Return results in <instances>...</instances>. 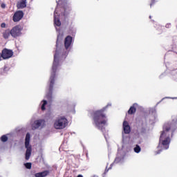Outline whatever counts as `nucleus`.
I'll return each instance as SVG.
<instances>
[{"mask_svg": "<svg viewBox=\"0 0 177 177\" xmlns=\"http://www.w3.org/2000/svg\"><path fill=\"white\" fill-rule=\"evenodd\" d=\"M27 6V0H21L17 3V9H24Z\"/></svg>", "mask_w": 177, "mask_h": 177, "instance_id": "13", "label": "nucleus"}, {"mask_svg": "<svg viewBox=\"0 0 177 177\" xmlns=\"http://www.w3.org/2000/svg\"><path fill=\"white\" fill-rule=\"evenodd\" d=\"M25 167H26V168H27L28 169H31V163H30V162L26 163V164H25Z\"/></svg>", "mask_w": 177, "mask_h": 177, "instance_id": "20", "label": "nucleus"}, {"mask_svg": "<svg viewBox=\"0 0 177 177\" xmlns=\"http://www.w3.org/2000/svg\"><path fill=\"white\" fill-rule=\"evenodd\" d=\"M8 140V137L6 136H1V141L6 142Z\"/></svg>", "mask_w": 177, "mask_h": 177, "instance_id": "21", "label": "nucleus"}, {"mask_svg": "<svg viewBox=\"0 0 177 177\" xmlns=\"http://www.w3.org/2000/svg\"><path fill=\"white\" fill-rule=\"evenodd\" d=\"M145 110L144 108H142V106L139 105L138 103H134L130 109L128 110V111H143Z\"/></svg>", "mask_w": 177, "mask_h": 177, "instance_id": "9", "label": "nucleus"}, {"mask_svg": "<svg viewBox=\"0 0 177 177\" xmlns=\"http://www.w3.org/2000/svg\"><path fill=\"white\" fill-rule=\"evenodd\" d=\"M133 111H130V112H129V114H133Z\"/></svg>", "mask_w": 177, "mask_h": 177, "instance_id": "25", "label": "nucleus"}, {"mask_svg": "<svg viewBox=\"0 0 177 177\" xmlns=\"http://www.w3.org/2000/svg\"><path fill=\"white\" fill-rule=\"evenodd\" d=\"M9 35H10V32H6L3 33V38L7 39V38H9Z\"/></svg>", "mask_w": 177, "mask_h": 177, "instance_id": "19", "label": "nucleus"}, {"mask_svg": "<svg viewBox=\"0 0 177 177\" xmlns=\"http://www.w3.org/2000/svg\"><path fill=\"white\" fill-rule=\"evenodd\" d=\"M24 16V12H23V11L21 10L17 11L14 14L13 21H15V23L17 21H20V20L23 19Z\"/></svg>", "mask_w": 177, "mask_h": 177, "instance_id": "8", "label": "nucleus"}, {"mask_svg": "<svg viewBox=\"0 0 177 177\" xmlns=\"http://www.w3.org/2000/svg\"><path fill=\"white\" fill-rule=\"evenodd\" d=\"M45 125V120H39L35 121V122L32 124V129H37V128H42Z\"/></svg>", "mask_w": 177, "mask_h": 177, "instance_id": "10", "label": "nucleus"}, {"mask_svg": "<svg viewBox=\"0 0 177 177\" xmlns=\"http://www.w3.org/2000/svg\"><path fill=\"white\" fill-rule=\"evenodd\" d=\"M109 109H111V104L109 103L105 107L100 110V111H106V110H109Z\"/></svg>", "mask_w": 177, "mask_h": 177, "instance_id": "17", "label": "nucleus"}, {"mask_svg": "<svg viewBox=\"0 0 177 177\" xmlns=\"http://www.w3.org/2000/svg\"><path fill=\"white\" fill-rule=\"evenodd\" d=\"M54 24H55V26L57 27H60V26H62L60 19H59V17H56V14H54Z\"/></svg>", "mask_w": 177, "mask_h": 177, "instance_id": "14", "label": "nucleus"}, {"mask_svg": "<svg viewBox=\"0 0 177 177\" xmlns=\"http://www.w3.org/2000/svg\"><path fill=\"white\" fill-rule=\"evenodd\" d=\"M171 142V138H169V127L165 126L163 127V131L162 132L159 140V145L158 147V150H162L165 149H169V143Z\"/></svg>", "mask_w": 177, "mask_h": 177, "instance_id": "2", "label": "nucleus"}, {"mask_svg": "<svg viewBox=\"0 0 177 177\" xmlns=\"http://www.w3.org/2000/svg\"><path fill=\"white\" fill-rule=\"evenodd\" d=\"M1 57H2V54H0V62L1 60Z\"/></svg>", "mask_w": 177, "mask_h": 177, "instance_id": "26", "label": "nucleus"}, {"mask_svg": "<svg viewBox=\"0 0 177 177\" xmlns=\"http://www.w3.org/2000/svg\"><path fill=\"white\" fill-rule=\"evenodd\" d=\"M41 109L42 110V111H45V110H46V104H48V101L44 100L41 101Z\"/></svg>", "mask_w": 177, "mask_h": 177, "instance_id": "15", "label": "nucleus"}, {"mask_svg": "<svg viewBox=\"0 0 177 177\" xmlns=\"http://www.w3.org/2000/svg\"><path fill=\"white\" fill-rule=\"evenodd\" d=\"M135 153H140V147L138 145H136V147L134 148Z\"/></svg>", "mask_w": 177, "mask_h": 177, "instance_id": "18", "label": "nucleus"}, {"mask_svg": "<svg viewBox=\"0 0 177 177\" xmlns=\"http://www.w3.org/2000/svg\"><path fill=\"white\" fill-rule=\"evenodd\" d=\"M58 55L57 50H55L51 75L49 79L48 93H47L46 96L48 102H52L53 99V86H55V81L56 80V71H57V67H59V58H57Z\"/></svg>", "mask_w": 177, "mask_h": 177, "instance_id": "1", "label": "nucleus"}, {"mask_svg": "<svg viewBox=\"0 0 177 177\" xmlns=\"http://www.w3.org/2000/svg\"><path fill=\"white\" fill-rule=\"evenodd\" d=\"M73 42V37L68 35L67 36L65 39H64V46H65V49H68V48H70V46H71V44Z\"/></svg>", "mask_w": 177, "mask_h": 177, "instance_id": "11", "label": "nucleus"}, {"mask_svg": "<svg viewBox=\"0 0 177 177\" xmlns=\"http://www.w3.org/2000/svg\"><path fill=\"white\" fill-rule=\"evenodd\" d=\"M1 8L5 9L6 8V4H5V3H1Z\"/></svg>", "mask_w": 177, "mask_h": 177, "instance_id": "23", "label": "nucleus"}, {"mask_svg": "<svg viewBox=\"0 0 177 177\" xmlns=\"http://www.w3.org/2000/svg\"><path fill=\"white\" fill-rule=\"evenodd\" d=\"M13 56V51L8 48H4L1 53V57L4 59H10Z\"/></svg>", "mask_w": 177, "mask_h": 177, "instance_id": "7", "label": "nucleus"}, {"mask_svg": "<svg viewBox=\"0 0 177 177\" xmlns=\"http://www.w3.org/2000/svg\"><path fill=\"white\" fill-rule=\"evenodd\" d=\"M22 30L23 28H21V26L17 25L10 30V34L12 38H17V37H20V35H21Z\"/></svg>", "mask_w": 177, "mask_h": 177, "instance_id": "6", "label": "nucleus"}, {"mask_svg": "<svg viewBox=\"0 0 177 177\" xmlns=\"http://www.w3.org/2000/svg\"><path fill=\"white\" fill-rule=\"evenodd\" d=\"M149 19H151V16H149Z\"/></svg>", "mask_w": 177, "mask_h": 177, "instance_id": "28", "label": "nucleus"}, {"mask_svg": "<svg viewBox=\"0 0 177 177\" xmlns=\"http://www.w3.org/2000/svg\"><path fill=\"white\" fill-rule=\"evenodd\" d=\"M1 28H5L6 27V24L2 23V24H1Z\"/></svg>", "mask_w": 177, "mask_h": 177, "instance_id": "24", "label": "nucleus"}, {"mask_svg": "<svg viewBox=\"0 0 177 177\" xmlns=\"http://www.w3.org/2000/svg\"><path fill=\"white\" fill-rule=\"evenodd\" d=\"M157 154H160V152H157Z\"/></svg>", "mask_w": 177, "mask_h": 177, "instance_id": "29", "label": "nucleus"}, {"mask_svg": "<svg viewBox=\"0 0 177 177\" xmlns=\"http://www.w3.org/2000/svg\"><path fill=\"white\" fill-rule=\"evenodd\" d=\"M123 131L124 133H129L131 132V127L127 121L123 122Z\"/></svg>", "mask_w": 177, "mask_h": 177, "instance_id": "12", "label": "nucleus"}, {"mask_svg": "<svg viewBox=\"0 0 177 177\" xmlns=\"http://www.w3.org/2000/svg\"><path fill=\"white\" fill-rule=\"evenodd\" d=\"M48 175V171H43L35 174V177H44Z\"/></svg>", "mask_w": 177, "mask_h": 177, "instance_id": "16", "label": "nucleus"}, {"mask_svg": "<svg viewBox=\"0 0 177 177\" xmlns=\"http://www.w3.org/2000/svg\"><path fill=\"white\" fill-rule=\"evenodd\" d=\"M68 125V120L65 116H59L53 123L55 129H64Z\"/></svg>", "mask_w": 177, "mask_h": 177, "instance_id": "4", "label": "nucleus"}, {"mask_svg": "<svg viewBox=\"0 0 177 177\" xmlns=\"http://www.w3.org/2000/svg\"><path fill=\"white\" fill-rule=\"evenodd\" d=\"M30 133H27L25 138V147L26 149V160H30L31 156V145H30Z\"/></svg>", "mask_w": 177, "mask_h": 177, "instance_id": "5", "label": "nucleus"}, {"mask_svg": "<svg viewBox=\"0 0 177 177\" xmlns=\"http://www.w3.org/2000/svg\"><path fill=\"white\" fill-rule=\"evenodd\" d=\"M94 124L99 129H103L104 127L107 125V120H106V115L102 112H95L94 113Z\"/></svg>", "mask_w": 177, "mask_h": 177, "instance_id": "3", "label": "nucleus"}, {"mask_svg": "<svg viewBox=\"0 0 177 177\" xmlns=\"http://www.w3.org/2000/svg\"><path fill=\"white\" fill-rule=\"evenodd\" d=\"M77 177H84V176H82V175L80 174L77 176Z\"/></svg>", "mask_w": 177, "mask_h": 177, "instance_id": "27", "label": "nucleus"}, {"mask_svg": "<svg viewBox=\"0 0 177 177\" xmlns=\"http://www.w3.org/2000/svg\"><path fill=\"white\" fill-rule=\"evenodd\" d=\"M156 4V0H151V3H150V8H151L152 6H153Z\"/></svg>", "mask_w": 177, "mask_h": 177, "instance_id": "22", "label": "nucleus"}]
</instances>
